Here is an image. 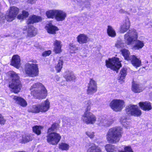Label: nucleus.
<instances>
[{"label":"nucleus","mask_w":152,"mask_h":152,"mask_svg":"<svg viewBox=\"0 0 152 152\" xmlns=\"http://www.w3.org/2000/svg\"><path fill=\"white\" fill-rule=\"evenodd\" d=\"M42 127L41 126H35L32 128L33 132L38 135H40L41 133V130Z\"/></svg>","instance_id":"nucleus-34"},{"label":"nucleus","mask_w":152,"mask_h":152,"mask_svg":"<svg viewBox=\"0 0 152 152\" xmlns=\"http://www.w3.org/2000/svg\"><path fill=\"white\" fill-rule=\"evenodd\" d=\"M42 20L40 16L33 15L29 17L27 21V24H31L41 21Z\"/></svg>","instance_id":"nucleus-20"},{"label":"nucleus","mask_w":152,"mask_h":152,"mask_svg":"<svg viewBox=\"0 0 152 152\" xmlns=\"http://www.w3.org/2000/svg\"><path fill=\"white\" fill-rule=\"evenodd\" d=\"M50 103L47 99L37 105H33L29 111L33 113H39V112H45L50 108Z\"/></svg>","instance_id":"nucleus-5"},{"label":"nucleus","mask_w":152,"mask_h":152,"mask_svg":"<svg viewBox=\"0 0 152 152\" xmlns=\"http://www.w3.org/2000/svg\"><path fill=\"white\" fill-rule=\"evenodd\" d=\"M105 117L104 116H101L99 117L98 120L97 121V124L99 126H100V123L103 122L105 119Z\"/></svg>","instance_id":"nucleus-44"},{"label":"nucleus","mask_w":152,"mask_h":152,"mask_svg":"<svg viewBox=\"0 0 152 152\" xmlns=\"http://www.w3.org/2000/svg\"><path fill=\"white\" fill-rule=\"evenodd\" d=\"M63 61L62 60H59L57 64L55 66V68L57 72H60L62 68Z\"/></svg>","instance_id":"nucleus-32"},{"label":"nucleus","mask_w":152,"mask_h":152,"mask_svg":"<svg viewBox=\"0 0 152 152\" xmlns=\"http://www.w3.org/2000/svg\"><path fill=\"white\" fill-rule=\"evenodd\" d=\"M126 69L125 68H122L120 72V79L124 81L127 74Z\"/></svg>","instance_id":"nucleus-33"},{"label":"nucleus","mask_w":152,"mask_h":152,"mask_svg":"<svg viewBox=\"0 0 152 152\" xmlns=\"http://www.w3.org/2000/svg\"><path fill=\"white\" fill-rule=\"evenodd\" d=\"M106 65L107 67L110 68L116 71L117 72H118V70L121 66L119 58H116L109 59V60H106Z\"/></svg>","instance_id":"nucleus-9"},{"label":"nucleus","mask_w":152,"mask_h":152,"mask_svg":"<svg viewBox=\"0 0 152 152\" xmlns=\"http://www.w3.org/2000/svg\"><path fill=\"white\" fill-rule=\"evenodd\" d=\"M124 46V44L122 43L121 41H118L115 44V46L118 48H122Z\"/></svg>","instance_id":"nucleus-45"},{"label":"nucleus","mask_w":152,"mask_h":152,"mask_svg":"<svg viewBox=\"0 0 152 152\" xmlns=\"http://www.w3.org/2000/svg\"><path fill=\"white\" fill-rule=\"evenodd\" d=\"M77 42L80 44L87 43L89 41V38L87 35L84 34H80L76 38Z\"/></svg>","instance_id":"nucleus-16"},{"label":"nucleus","mask_w":152,"mask_h":152,"mask_svg":"<svg viewBox=\"0 0 152 152\" xmlns=\"http://www.w3.org/2000/svg\"><path fill=\"white\" fill-rule=\"evenodd\" d=\"M144 46L143 41L139 40H137L135 42V45L133 48L135 50H139L142 48Z\"/></svg>","instance_id":"nucleus-28"},{"label":"nucleus","mask_w":152,"mask_h":152,"mask_svg":"<svg viewBox=\"0 0 152 152\" xmlns=\"http://www.w3.org/2000/svg\"><path fill=\"white\" fill-rule=\"evenodd\" d=\"M137 37L136 31L133 29L129 30L124 35L125 42L128 45H131L133 42L135 41Z\"/></svg>","instance_id":"nucleus-8"},{"label":"nucleus","mask_w":152,"mask_h":152,"mask_svg":"<svg viewBox=\"0 0 152 152\" xmlns=\"http://www.w3.org/2000/svg\"><path fill=\"white\" fill-rule=\"evenodd\" d=\"M61 42L60 41L56 40L54 43V50L56 53H58L61 51Z\"/></svg>","instance_id":"nucleus-24"},{"label":"nucleus","mask_w":152,"mask_h":152,"mask_svg":"<svg viewBox=\"0 0 152 152\" xmlns=\"http://www.w3.org/2000/svg\"><path fill=\"white\" fill-rule=\"evenodd\" d=\"M69 48L70 50L72 51L71 52L72 53H75L78 50V48L72 43H70L69 44Z\"/></svg>","instance_id":"nucleus-38"},{"label":"nucleus","mask_w":152,"mask_h":152,"mask_svg":"<svg viewBox=\"0 0 152 152\" xmlns=\"http://www.w3.org/2000/svg\"><path fill=\"white\" fill-rule=\"evenodd\" d=\"M51 53V51L50 50L45 51L42 53V56L44 57H46L50 55Z\"/></svg>","instance_id":"nucleus-46"},{"label":"nucleus","mask_w":152,"mask_h":152,"mask_svg":"<svg viewBox=\"0 0 152 152\" xmlns=\"http://www.w3.org/2000/svg\"><path fill=\"white\" fill-rule=\"evenodd\" d=\"M55 79L57 81H58L59 80L60 77L58 75H56L55 76Z\"/></svg>","instance_id":"nucleus-49"},{"label":"nucleus","mask_w":152,"mask_h":152,"mask_svg":"<svg viewBox=\"0 0 152 152\" xmlns=\"http://www.w3.org/2000/svg\"><path fill=\"white\" fill-rule=\"evenodd\" d=\"M29 14L28 12L23 10L22 12V14H20L18 16V18L19 19H23L28 16Z\"/></svg>","instance_id":"nucleus-37"},{"label":"nucleus","mask_w":152,"mask_h":152,"mask_svg":"<svg viewBox=\"0 0 152 152\" xmlns=\"http://www.w3.org/2000/svg\"><path fill=\"white\" fill-rule=\"evenodd\" d=\"M56 128V124H53L51 126V127L49 128L48 129L47 133L53 132V131H54Z\"/></svg>","instance_id":"nucleus-42"},{"label":"nucleus","mask_w":152,"mask_h":152,"mask_svg":"<svg viewBox=\"0 0 152 152\" xmlns=\"http://www.w3.org/2000/svg\"><path fill=\"white\" fill-rule=\"evenodd\" d=\"M130 22L129 19L126 18L123 24L121 25L120 28V31L121 33H124L129 29L130 27Z\"/></svg>","instance_id":"nucleus-14"},{"label":"nucleus","mask_w":152,"mask_h":152,"mask_svg":"<svg viewBox=\"0 0 152 152\" xmlns=\"http://www.w3.org/2000/svg\"><path fill=\"white\" fill-rule=\"evenodd\" d=\"M20 56L17 55H14L12 58L11 64L18 68L20 65Z\"/></svg>","instance_id":"nucleus-18"},{"label":"nucleus","mask_w":152,"mask_h":152,"mask_svg":"<svg viewBox=\"0 0 152 152\" xmlns=\"http://www.w3.org/2000/svg\"><path fill=\"white\" fill-rule=\"evenodd\" d=\"M46 29L48 32L51 34L56 33V32L58 30L57 27L50 24L48 25Z\"/></svg>","instance_id":"nucleus-27"},{"label":"nucleus","mask_w":152,"mask_h":152,"mask_svg":"<svg viewBox=\"0 0 152 152\" xmlns=\"http://www.w3.org/2000/svg\"><path fill=\"white\" fill-rule=\"evenodd\" d=\"M121 51L125 59L127 60H129L130 58V56H129L130 52L129 50L124 49L121 50Z\"/></svg>","instance_id":"nucleus-31"},{"label":"nucleus","mask_w":152,"mask_h":152,"mask_svg":"<svg viewBox=\"0 0 152 152\" xmlns=\"http://www.w3.org/2000/svg\"><path fill=\"white\" fill-rule=\"evenodd\" d=\"M47 141L49 143L53 145H57L61 138L60 135L56 132L47 133Z\"/></svg>","instance_id":"nucleus-10"},{"label":"nucleus","mask_w":152,"mask_h":152,"mask_svg":"<svg viewBox=\"0 0 152 152\" xmlns=\"http://www.w3.org/2000/svg\"><path fill=\"white\" fill-rule=\"evenodd\" d=\"M151 58H152V56H151Z\"/></svg>","instance_id":"nucleus-53"},{"label":"nucleus","mask_w":152,"mask_h":152,"mask_svg":"<svg viewBox=\"0 0 152 152\" xmlns=\"http://www.w3.org/2000/svg\"><path fill=\"white\" fill-rule=\"evenodd\" d=\"M124 102L122 100L115 99L110 104V106L114 110L116 111H121L123 107Z\"/></svg>","instance_id":"nucleus-12"},{"label":"nucleus","mask_w":152,"mask_h":152,"mask_svg":"<svg viewBox=\"0 0 152 152\" xmlns=\"http://www.w3.org/2000/svg\"><path fill=\"white\" fill-rule=\"evenodd\" d=\"M128 119L125 117L123 116L120 119V122L123 126L125 127L127 126V125L129 124V122L127 120Z\"/></svg>","instance_id":"nucleus-36"},{"label":"nucleus","mask_w":152,"mask_h":152,"mask_svg":"<svg viewBox=\"0 0 152 152\" xmlns=\"http://www.w3.org/2000/svg\"><path fill=\"white\" fill-rule=\"evenodd\" d=\"M97 90V83L95 81L92 79H90L89 83L88 86L87 93L92 94L96 92Z\"/></svg>","instance_id":"nucleus-13"},{"label":"nucleus","mask_w":152,"mask_h":152,"mask_svg":"<svg viewBox=\"0 0 152 152\" xmlns=\"http://www.w3.org/2000/svg\"><path fill=\"white\" fill-rule=\"evenodd\" d=\"M112 124V122L111 121H109L105 118L104 121H103L102 123L101 122V123H100V126H108Z\"/></svg>","instance_id":"nucleus-41"},{"label":"nucleus","mask_w":152,"mask_h":152,"mask_svg":"<svg viewBox=\"0 0 152 152\" xmlns=\"http://www.w3.org/2000/svg\"><path fill=\"white\" fill-rule=\"evenodd\" d=\"M129 60L131 61V62L133 66L136 67H139L141 65V60L135 55L131 56Z\"/></svg>","instance_id":"nucleus-17"},{"label":"nucleus","mask_w":152,"mask_h":152,"mask_svg":"<svg viewBox=\"0 0 152 152\" xmlns=\"http://www.w3.org/2000/svg\"><path fill=\"white\" fill-rule=\"evenodd\" d=\"M36 0H27L28 2L31 4H32L35 3Z\"/></svg>","instance_id":"nucleus-48"},{"label":"nucleus","mask_w":152,"mask_h":152,"mask_svg":"<svg viewBox=\"0 0 152 152\" xmlns=\"http://www.w3.org/2000/svg\"><path fill=\"white\" fill-rule=\"evenodd\" d=\"M6 120L4 118V117L0 113V124H4Z\"/></svg>","instance_id":"nucleus-47"},{"label":"nucleus","mask_w":152,"mask_h":152,"mask_svg":"<svg viewBox=\"0 0 152 152\" xmlns=\"http://www.w3.org/2000/svg\"><path fill=\"white\" fill-rule=\"evenodd\" d=\"M120 12L121 13H124L126 12L123 9H121L120 10Z\"/></svg>","instance_id":"nucleus-50"},{"label":"nucleus","mask_w":152,"mask_h":152,"mask_svg":"<svg viewBox=\"0 0 152 152\" xmlns=\"http://www.w3.org/2000/svg\"><path fill=\"white\" fill-rule=\"evenodd\" d=\"M139 104L141 108L145 111H149L152 109L151 103L148 102H140Z\"/></svg>","instance_id":"nucleus-21"},{"label":"nucleus","mask_w":152,"mask_h":152,"mask_svg":"<svg viewBox=\"0 0 152 152\" xmlns=\"http://www.w3.org/2000/svg\"><path fill=\"white\" fill-rule=\"evenodd\" d=\"M127 114L134 116H140L142 114L141 110L136 105L130 104L125 109Z\"/></svg>","instance_id":"nucleus-11"},{"label":"nucleus","mask_w":152,"mask_h":152,"mask_svg":"<svg viewBox=\"0 0 152 152\" xmlns=\"http://www.w3.org/2000/svg\"><path fill=\"white\" fill-rule=\"evenodd\" d=\"M64 77L67 81L74 80L75 79L76 77L73 72L68 71L66 72V74Z\"/></svg>","instance_id":"nucleus-25"},{"label":"nucleus","mask_w":152,"mask_h":152,"mask_svg":"<svg viewBox=\"0 0 152 152\" xmlns=\"http://www.w3.org/2000/svg\"><path fill=\"white\" fill-rule=\"evenodd\" d=\"M37 33V29L33 26H28L27 30V35L28 36L30 37L34 36Z\"/></svg>","instance_id":"nucleus-23"},{"label":"nucleus","mask_w":152,"mask_h":152,"mask_svg":"<svg viewBox=\"0 0 152 152\" xmlns=\"http://www.w3.org/2000/svg\"><path fill=\"white\" fill-rule=\"evenodd\" d=\"M107 32L108 35L112 37H114L116 36V33L114 29L110 26H108Z\"/></svg>","instance_id":"nucleus-30"},{"label":"nucleus","mask_w":152,"mask_h":152,"mask_svg":"<svg viewBox=\"0 0 152 152\" xmlns=\"http://www.w3.org/2000/svg\"><path fill=\"white\" fill-rule=\"evenodd\" d=\"M13 99L17 104L23 107H26L27 105V103L26 101L21 97L14 96Z\"/></svg>","instance_id":"nucleus-19"},{"label":"nucleus","mask_w":152,"mask_h":152,"mask_svg":"<svg viewBox=\"0 0 152 152\" xmlns=\"http://www.w3.org/2000/svg\"><path fill=\"white\" fill-rule=\"evenodd\" d=\"M32 138L30 135L23 136L22 137V141L23 142H27L32 140Z\"/></svg>","instance_id":"nucleus-40"},{"label":"nucleus","mask_w":152,"mask_h":152,"mask_svg":"<svg viewBox=\"0 0 152 152\" xmlns=\"http://www.w3.org/2000/svg\"><path fill=\"white\" fill-rule=\"evenodd\" d=\"M34 46L38 48H39L41 49L42 48V47L40 45H38V46H37L36 44L34 45Z\"/></svg>","instance_id":"nucleus-51"},{"label":"nucleus","mask_w":152,"mask_h":152,"mask_svg":"<svg viewBox=\"0 0 152 152\" xmlns=\"http://www.w3.org/2000/svg\"><path fill=\"white\" fill-rule=\"evenodd\" d=\"M105 149L107 152H113L116 151V147L113 145L107 144L105 146Z\"/></svg>","instance_id":"nucleus-29"},{"label":"nucleus","mask_w":152,"mask_h":152,"mask_svg":"<svg viewBox=\"0 0 152 152\" xmlns=\"http://www.w3.org/2000/svg\"><path fill=\"white\" fill-rule=\"evenodd\" d=\"M25 72L26 74L30 77H34L39 74V68L36 64L28 63L25 64Z\"/></svg>","instance_id":"nucleus-7"},{"label":"nucleus","mask_w":152,"mask_h":152,"mask_svg":"<svg viewBox=\"0 0 152 152\" xmlns=\"http://www.w3.org/2000/svg\"><path fill=\"white\" fill-rule=\"evenodd\" d=\"M8 75L11 79L9 83V87L12 89L14 93L18 92L20 91L22 86L18 74L14 71H10L8 72Z\"/></svg>","instance_id":"nucleus-2"},{"label":"nucleus","mask_w":152,"mask_h":152,"mask_svg":"<svg viewBox=\"0 0 152 152\" xmlns=\"http://www.w3.org/2000/svg\"><path fill=\"white\" fill-rule=\"evenodd\" d=\"M87 152H102V151L99 147L93 144L88 149Z\"/></svg>","instance_id":"nucleus-26"},{"label":"nucleus","mask_w":152,"mask_h":152,"mask_svg":"<svg viewBox=\"0 0 152 152\" xmlns=\"http://www.w3.org/2000/svg\"><path fill=\"white\" fill-rule=\"evenodd\" d=\"M86 134L91 139H93L94 137V133L93 132L87 131L86 133Z\"/></svg>","instance_id":"nucleus-43"},{"label":"nucleus","mask_w":152,"mask_h":152,"mask_svg":"<svg viewBox=\"0 0 152 152\" xmlns=\"http://www.w3.org/2000/svg\"><path fill=\"white\" fill-rule=\"evenodd\" d=\"M55 14V18L58 21H62L64 20L66 16V14L61 10H56Z\"/></svg>","instance_id":"nucleus-15"},{"label":"nucleus","mask_w":152,"mask_h":152,"mask_svg":"<svg viewBox=\"0 0 152 152\" xmlns=\"http://www.w3.org/2000/svg\"><path fill=\"white\" fill-rule=\"evenodd\" d=\"M86 107L85 111L82 115L81 119L83 122L86 124H93L96 121V118L94 115L90 112L91 106L92 105L90 100L86 102Z\"/></svg>","instance_id":"nucleus-3"},{"label":"nucleus","mask_w":152,"mask_h":152,"mask_svg":"<svg viewBox=\"0 0 152 152\" xmlns=\"http://www.w3.org/2000/svg\"><path fill=\"white\" fill-rule=\"evenodd\" d=\"M19 11V9L17 7L15 6L10 7L9 12L6 13L5 17L3 16V14L0 12V21H3L5 18L7 21H12L16 17Z\"/></svg>","instance_id":"nucleus-6"},{"label":"nucleus","mask_w":152,"mask_h":152,"mask_svg":"<svg viewBox=\"0 0 152 152\" xmlns=\"http://www.w3.org/2000/svg\"><path fill=\"white\" fill-rule=\"evenodd\" d=\"M31 93L38 99H43L47 95V91L45 86L41 83L34 84L30 88Z\"/></svg>","instance_id":"nucleus-4"},{"label":"nucleus","mask_w":152,"mask_h":152,"mask_svg":"<svg viewBox=\"0 0 152 152\" xmlns=\"http://www.w3.org/2000/svg\"><path fill=\"white\" fill-rule=\"evenodd\" d=\"M59 148L62 150H67L69 149V145L64 143H61L59 145Z\"/></svg>","instance_id":"nucleus-39"},{"label":"nucleus","mask_w":152,"mask_h":152,"mask_svg":"<svg viewBox=\"0 0 152 152\" xmlns=\"http://www.w3.org/2000/svg\"><path fill=\"white\" fill-rule=\"evenodd\" d=\"M123 134L122 128L115 126L110 129L106 134L107 140L110 143H116L119 141Z\"/></svg>","instance_id":"nucleus-1"},{"label":"nucleus","mask_w":152,"mask_h":152,"mask_svg":"<svg viewBox=\"0 0 152 152\" xmlns=\"http://www.w3.org/2000/svg\"><path fill=\"white\" fill-rule=\"evenodd\" d=\"M132 90L134 93H139L142 92L144 88L139 84L134 83L132 85Z\"/></svg>","instance_id":"nucleus-22"},{"label":"nucleus","mask_w":152,"mask_h":152,"mask_svg":"<svg viewBox=\"0 0 152 152\" xmlns=\"http://www.w3.org/2000/svg\"><path fill=\"white\" fill-rule=\"evenodd\" d=\"M23 29L24 30H28L27 27L26 26H24V27H23Z\"/></svg>","instance_id":"nucleus-52"},{"label":"nucleus","mask_w":152,"mask_h":152,"mask_svg":"<svg viewBox=\"0 0 152 152\" xmlns=\"http://www.w3.org/2000/svg\"><path fill=\"white\" fill-rule=\"evenodd\" d=\"M56 10H50L47 11L46 12V15L48 18H55Z\"/></svg>","instance_id":"nucleus-35"}]
</instances>
